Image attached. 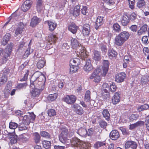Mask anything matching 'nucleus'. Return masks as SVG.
<instances>
[{
	"label": "nucleus",
	"instance_id": "32",
	"mask_svg": "<svg viewBox=\"0 0 149 149\" xmlns=\"http://www.w3.org/2000/svg\"><path fill=\"white\" fill-rule=\"evenodd\" d=\"M43 1L42 0H38L36 1V7L38 12H40L42 9Z\"/></svg>",
	"mask_w": 149,
	"mask_h": 149
},
{
	"label": "nucleus",
	"instance_id": "3",
	"mask_svg": "<svg viewBox=\"0 0 149 149\" xmlns=\"http://www.w3.org/2000/svg\"><path fill=\"white\" fill-rule=\"evenodd\" d=\"M45 79V76L42 74L40 76L38 77H37L36 80L31 83L30 85L31 89H34L35 88L39 87V86H42L43 83L41 82V81Z\"/></svg>",
	"mask_w": 149,
	"mask_h": 149
},
{
	"label": "nucleus",
	"instance_id": "60",
	"mask_svg": "<svg viewBox=\"0 0 149 149\" xmlns=\"http://www.w3.org/2000/svg\"><path fill=\"white\" fill-rule=\"evenodd\" d=\"M100 48L103 54H105L107 51V49L106 45H102L101 46Z\"/></svg>",
	"mask_w": 149,
	"mask_h": 149
},
{
	"label": "nucleus",
	"instance_id": "1",
	"mask_svg": "<svg viewBox=\"0 0 149 149\" xmlns=\"http://www.w3.org/2000/svg\"><path fill=\"white\" fill-rule=\"evenodd\" d=\"M130 35L127 31L120 32L116 36L115 38V44L118 46L122 45L129 38Z\"/></svg>",
	"mask_w": 149,
	"mask_h": 149
},
{
	"label": "nucleus",
	"instance_id": "58",
	"mask_svg": "<svg viewBox=\"0 0 149 149\" xmlns=\"http://www.w3.org/2000/svg\"><path fill=\"white\" fill-rule=\"evenodd\" d=\"M81 144L80 145L81 146V147L83 148H88V147H89L90 146V144L88 143H87L85 142L81 141Z\"/></svg>",
	"mask_w": 149,
	"mask_h": 149
},
{
	"label": "nucleus",
	"instance_id": "44",
	"mask_svg": "<svg viewBox=\"0 0 149 149\" xmlns=\"http://www.w3.org/2000/svg\"><path fill=\"white\" fill-rule=\"evenodd\" d=\"M42 144L43 147L47 149L49 148L51 145L50 141L45 140L42 141Z\"/></svg>",
	"mask_w": 149,
	"mask_h": 149
},
{
	"label": "nucleus",
	"instance_id": "35",
	"mask_svg": "<svg viewBox=\"0 0 149 149\" xmlns=\"http://www.w3.org/2000/svg\"><path fill=\"white\" fill-rule=\"evenodd\" d=\"M80 8L79 5H77L74 7L73 14L75 17H77L79 15Z\"/></svg>",
	"mask_w": 149,
	"mask_h": 149
},
{
	"label": "nucleus",
	"instance_id": "57",
	"mask_svg": "<svg viewBox=\"0 0 149 149\" xmlns=\"http://www.w3.org/2000/svg\"><path fill=\"white\" fill-rule=\"evenodd\" d=\"M103 1L104 3L109 6L114 5V2L113 0H103Z\"/></svg>",
	"mask_w": 149,
	"mask_h": 149
},
{
	"label": "nucleus",
	"instance_id": "37",
	"mask_svg": "<svg viewBox=\"0 0 149 149\" xmlns=\"http://www.w3.org/2000/svg\"><path fill=\"white\" fill-rule=\"evenodd\" d=\"M11 89L10 85L8 84L7 86L5 88L4 93L5 97H7L9 95Z\"/></svg>",
	"mask_w": 149,
	"mask_h": 149
},
{
	"label": "nucleus",
	"instance_id": "24",
	"mask_svg": "<svg viewBox=\"0 0 149 149\" xmlns=\"http://www.w3.org/2000/svg\"><path fill=\"white\" fill-rule=\"evenodd\" d=\"M102 87L104 93H107V97H109L110 96V94L109 92V85L107 83H104L102 85Z\"/></svg>",
	"mask_w": 149,
	"mask_h": 149
},
{
	"label": "nucleus",
	"instance_id": "55",
	"mask_svg": "<svg viewBox=\"0 0 149 149\" xmlns=\"http://www.w3.org/2000/svg\"><path fill=\"white\" fill-rule=\"evenodd\" d=\"M117 87L114 83H112V84L110 85L109 88V90L112 92H115L116 89Z\"/></svg>",
	"mask_w": 149,
	"mask_h": 149
},
{
	"label": "nucleus",
	"instance_id": "29",
	"mask_svg": "<svg viewBox=\"0 0 149 149\" xmlns=\"http://www.w3.org/2000/svg\"><path fill=\"white\" fill-rule=\"evenodd\" d=\"M70 65H74L78 66L80 63V60L78 58H75L71 59L70 61Z\"/></svg>",
	"mask_w": 149,
	"mask_h": 149
},
{
	"label": "nucleus",
	"instance_id": "26",
	"mask_svg": "<svg viewBox=\"0 0 149 149\" xmlns=\"http://www.w3.org/2000/svg\"><path fill=\"white\" fill-rule=\"evenodd\" d=\"M40 21V19L36 17H33L31 20L30 25L32 27L35 26Z\"/></svg>",
	"mask_w": 149,
	"mask_h": 149
},
{
	"label": "nucleus",
	"instance_id": "7",
	"mask_svg": "<svg viewBox=\"0 0 149 149\" xmlns=\"http://www.w3.org/2000/svg\"><path fill=\"white\" fill-rule=\"evenodd\" d=\"M19 19V16L15 13H13L8 18V21L5 24L4 26L6 25L8 23L13 24L15 23Z\"/></svg>",
	"mask_w": 149,
	"mask_h": 149
},
{
	"label": "nucleus",
	"instance_id": "11",
	"mask_svg": "<svg viewBox=\"0 0 149 149\" xmlns=\"http://www.w3.org/2000/svg\"><path fill=\"white\" fill-rule=\"evenodd\" d=\"M44 84H42L41 86V88L40 87L35 88L34 89H30L32 96L33 97L38 96L40 91H41L44 88Z\"/></svg>",
	"mask_w": 149,
	"mask_h": 149
},
{
	"label": "nucleus",
	"instance_id": "17",
	"mask_svg": "<svg viewBox=\"0 0 149 149\" xmlns=\"http://www.w3.org/2000/svg\"><path fill=\"white\" fill-rule=\"evenodd\" d=\"M58 38L56 35L53 34H50L48 36L47 41L50 44L56 43Z\"/></svg>",
	"mask_w": 149,
	"mask_h": 149
},
{
	"label": "nucleus",
	"instance_id": "22",
	"mask_svg": "<svg viewBox=\"0 0 149 149\" xmlns=\"http://www.w3.org/2000/svg\"><path fill=\"white\" fill-rule=\"evenodd\" d=\"M78 27L75 23H71L68 26V30L73 34L75 33L77 30Z\"/></svg>",
	"mask_w": 149,
	"mask_h": 149
},
{
	"label": "nucleus",
	"instance_id": "63",
	"mask_svg": "<svg viewBox=\"0 0 149 149\" xmlns=\"http://www.w3.org/2000/svg\"><path fill=\"white\" fill-rule=\"evenodd\" d=\"M81 11L83 14L86 15L88 13L87 7L86 6H83V8L81 9Z\"/></svg>",
	"mask_w": 149,
	"mask_h": 149
},
{
	"label": "nucleus",
	"instance_id": "51",
	"mask_svg": "<svg viewBox=\"0 0 149 149\" xmlns=\"http://www.w3.org/2000/svg\"><path fill=\"white\" fill-rule=\"evenodd\" d=\"M106 144L104 142L98 141L96 142L94 145V147L96 148L101 147Z\"/></svg>",
	"mask_w": 149,
	"mask_h": 149
},
{
	"label": "nucleus",
	"instance_id": "20",
	"mask_svg": "<svg viewBox=\"0 0 149 149\" xmlns=\"http://www.w3.org/2000/svg\"><path fill=\"white\" fill-rule=\"evenodd\" d=\"M109 136L111 139L116 140L119 137V134L117 130H113L110 133Z\"/></svg>",
	"mask_w": 149,
	"mask_h": 149
},
{
	"label": "nucleus",
	"instance_id": "16",
	"mask_svg": "<svg viewBox=\"0 0 149 149\" xmlns=\"http://www.w3.org/2000/svg\"><path fill=\"white\" fill-rule=\"evenodd\" d=\"M83 33L85 36H88L90 33V27L88 24L84 25L83 28Z\"/></svg>",
	"mask_w": 149,
	"mask_h": 149
},
{
	"label": "nucleus",
	"instance_id": "62",
	"mask_svg": "<svg viewBox=\"0 0 149 149\" xmlns=\"http://www.w3.org/2000/svg\"><path fill=\"white\" fill-rule=\"evenodd\" d=\"M130 19L132 21H135L136 19V15L134 13H133L131 14Z\"/></svg>",
	"mask_w": 149,
	"mask_h": 149
},
{
	"label": "nucleus",
	"instance_id": "9",
	"mask_svg": "<svg viewBox=\"0 0 149 149\" xmlns=\"http://www.w3.org/2000/svg\"><path fill=\"white\" fill-rule=\"evenodd\" d=\"M11 47H7L3 50H0V55L4 58L6 59L9 56L11 51Z\"/></svg>",
	"mask_w": 149,
	"mask_h": 149
},
{
	"label": "nucleus",
	"instance_id": "40",
	"mask_svg": "<svg viewBox=\"0 0 149 149\" xmlns=\"http://www.w3.org/2000/svg\"><path fill=\"white\" fill-rule=\"evenodd\" d=\"M57 96L58 94L56 93L49 95L47 97V99L49 101H54L57 98Z\"/></svg>",
	"mask_w": 149,
	"mask_h": 149
},
{
	"label": "nucleus",
	"instance_id": "47",
	"mask_svg": "<svg viewBox=\"0 0 149 149\" xmlns=\"http://www.w3.org/2000/svg\"><path fill=\"white\" fill-rule=\"evenodd\" d=\"M90 94L91 92L89 90L86 91L84 98L85 101L88 102L90 101L91 99Z\"/></svg>",
	"mask_w": 149,
	"mask_h": 149
},
{
	"label": "nucleus",
	"instance_id": "27",
	"mask_svg": "<svg viewBox=\"0 0 149 149\" xmlns=\"http://www.w3.org/2000/svg\"><path fill=\"white\" fill-rule=\"evenodd\" d=\"M10 135L12 137H10V140L9 143L12 144L16 143L17 141V136L15 135V134L13 133H10Z\"/></svg>",
	"mask_w": 149,
	"mask_h": 149
},
{
	"label": "nucleus",
	"instance_id": "61",
	"mask_svg": "<svg viewBox=\"0 0 149 149\" xmlns=\"http://www.w3.org/2000/svg\"><path fill=\"white\" fill-rule=\"evenodd\" d=\"M129 4V7L131 9H133L134 8V0H128Z\"/></svg>",
	"mask_w": 149,
	"mask_h": 149
},
{
	"label": "nucleus",
	"instance_id": "8",
	"mask_svg": "<svg viewBox=\"0 0 149 149\" xmlns=\"http://www.w3.org/2000/svg\"><path fill=\"white\" fill-rule=\"evenodd\" d=\"M63 101L68 104H72L74 103L76 100L75 96L73 95H67L63 99Z\"/></svg>",
	"mask_w": 149,
	"mask_h": 149
},
{
	"label": "nucleus",
	"instance_id": "25",
	"mask_svg": "<svg viewBox=\"0 0 149 149\" xmlns=\"http://www.w3.org/2000/svg\"><path fill=\"white\" fill-rule=\"evenodd\" d=\"M146 6V3L144 0H139L136 3V6L139 8L142 9Z\"/></svg>",
	"mask_w": 149,
	"mask_h": 149
},
{
	"label": "nucleus",
	"instance_id": "6",
	"mask_svg": "<svg viewBox=\"0 0 149 149\" xmlns=\"http://www.w3.org/2000/svg\"><path fill=\"white\" fill-rule=\"evenodd\" d=\"M24 25L22 22L19 23L17 27L14 29L15 36L17 37L19 35H21L24 30Z\"/></svg>",
	"mask_w": 149,
	"mask_h": 149
},
{
	"label": "nucleus",
	"instance_id": "14",
	"mask_svg": "<svg viewBox=\"0 0 149 149\" xmlns=\"http://www.w3.org/2000/svg\"><path fill=\"white\" fill-rule=\"evenodd\" d=\"M126 77V74L124 72H121L116 75L115 81L117 82H121L124 81Z\"/></svg>",
	"mask_w": 149,
	"mask_h": 149
},
{
	"label": "nucleus",
	"instance_id": "15",
	"mask_svg": "<svg viewBox=\"0 0 149 149\" xmlns=\"http://www.w3.org/2000/svg\"><path fill=\"white\" fill-rule=\"evenodd\" d=\"M72 107L74 108V111L77 114L79 115H81L83 114L84 110L78 104H74L73 105Z\"/></svg>",
	"mask_w": 149,
	"mask_h": 149
},
{
	"label": "nucleus",
	"instance_id": "56",
	"mask_svg": "<svg viewBox=\"0 0 149 149\" xmlns=\"http://www.w3.org/2000/svg\"><path fill=\"white\" fill-rule=\"evenodd\" d=\"M99 124L100 126L102 128L106 127L107 125V123L104 120H100L99 121Z\"/></svg>",
	"mask_w": 149,
	"mask_h": 149
},
{
	"label": "nucleus",
	"instance_id": "43",
	"mask_svg": "<svg viewBox=\"0 0 149 149\" xmlns=\"http://www.w3.org/2000/svg\"><path fill=\"white\" fill-rule=\"evenodd\" d=\"M104 117L107 120H109L110 118V114L108 110L104 109L102 112Z\"/></svg>",
	"mask_w": 149,
	"mask_h": 149
},
{
	"label": "nucleus",
	"instance_id": "49",
	"mask_svg": "<svg viewBox=\"0 0 149 149\" xmlns=\"http://www.w3.org/2000/svg\"><path fill=\"white\" fill-rule=\"evenodd\" d=\"M48 115L50 117H52L55 116L56 112L54 109H49L47 111Z\"/></svg>",
	"mask_w": 149,
	"mask_h": 149
},
{
	"label": "nucleus",
	"instance_id": "19",
	"mask_svg": "<svg viewBox=\"0 0 149 149\" xmlns=\"http://www.w3.org/2000/svg\"><path fill=\"white\" fill-rule=\"evenodd\" d=\"M120 95V94L118 92L115 93L112 99V103L113 104H116L119 102Z\"/></svg>",
	"mask_w": 149,
	"mask_h": 149
},
{
	"label": "nucleus",
	"instance_id": "64",
	"mask_svg": "<svg viewBox=\"0 0 149 149\" xmlns=\"http://www.w3.org/2000/svg\"><path fill=\"white\" fill-rule=\"evenodd\" d=\"M109 63L107 60H104L103 61V67L106 68H108Z\"/></svg>",
	"mask_w": 149,
	"mask_h": 149
},
{
	"label": "nucleus",
	"instance_id": "50",
	"mask_svg": "<svg viewBox=\"0 0 149 149\" xmlns=\"http://www.w3.org/2000/svg\"><path fill=\"white\" fill-rule=\"evenodd\" d=\"M61 132L60 135L68 137V130L66 129L63 128L61 129Z\"/></svg>",
	"mask_w": 149,
	"mask_h": 149
},
{
	"label": "nucleus",
	"instance_id": "30",
	"mask_svg": "<svg viewBox=\"0 0 149 149\" xmlns=\"http://www.w3.org/2000/svg\"><path fill=\"white\" fill-rule=\"evenodd\" d=\"M108 54L109 57L110 59H112L116 56L117 53L115 51L110 49L108 50Z\"/></svg>",
	"mask_w": 149,
	"mask_h": 149
},
{
	"label": "nucleus",
	"instance_id": "36",
	"mask_svg": "<svg viewBox=\"0 0 149 149\" xmlns=\"http://www.w3.org/2000/svg\"><path fill=\"white\" fill-rule=\"evenodd\" d=\"M10 35L8 33L6 34L3 37V41L2 42V44L3 45H6L8 43L10 38Z\"/></svg>",
	"mask_w": 149,
	"mask_h": 149
},
{
	"label": "nucleus",
	"instance_id": "45",
	"mask_svg": "<svg viewBox=\"0 0 149 149\" xmlns=\"http://www.w3.org/2000/svg\"><path fill=\"white\" fill-rule=\"evenodd\" d=\"M149 108V106L148 104H144L143 105L138 107L137 108V109L140 112L145 110H147Z\"/></svg>",
	"mask_w": 149,
	"mask_h": 149
},
{
	"label": "nucleus",
	"instance_id": "5",
	"mask_svg": "<svg viewBox=\"0 0 149 149\" xmlns=\"http://www.w3.org/2000/svg\"><path fill=\"white\" fill-rule=\"evenodd\" d=\"M101 72V70L98 68L96 69L93 73L91 74L89 78L90 79H93L94 82L98 83L101 80V77L99 75Z\"/></svg>",
	"mask_w": 149,
	"mask_h": 149
},
{
	"label": "nucleus",
	"instance_id": "12",
	"mask_svg": "<svg viewBox=\"0 0 149 149\" xmlns=\"http://www.w3.org/2000/svg\"><path fill=\"white\" fill-rule=\"evenodd\" d=\"M31 1L30 0H26L23 3L21 6L22 10L26 12L29 10L31 7Z\"/></svg>",
	"mask_w": 149,
	"mask_h": 149
},
{
	"label": "nucleus",
	"instance_id": "23",
	"mask_svg": "<svg viewBox=\"0 0 149 149\" xmlns=\"http://www.w3.org/2000/svg\"><path fill=\"white\" fill-rule=\"evenodd\" d=\"M103 17L100 16H98L95 22V28L96 29H97L100 26L103 24Z\"/></svg>",
	"mask_w": 149,
	"mask_h": 149
},
{
	"label": "nucleus",
	"instance_id": "28",
	"mask_svg": "<svg viewBox=\"0 0 149 149\" xmlns=\"http://www.w3.org/2000/svg\"><path fill=\"white\" fill-rule=\"evenodd\" d=\"M45 64V61L43 58L39 59L37 64V66L38 68L40 69L42 68Z\"/></svg>",
	"mask_w": 149,
	"mask_h": 149
},
{
	"label": "nucleus",
	"instance_id": "2",
	"mask_svg": "<svg viewBox=\"0 0 149 149\" xmlns=\"http://www.w3.org/2000/svg\"><path fill=\"white\" fill-rule=\"evenodd\" d=\"M71 44L72 48L76 49H78L77 52H79L80 55L79 56H86V54L84 52V47H83L76 39L72 38L71 40Z\"/></svg>",
	"mask_w": 149,
	"mask_h": 149
},
{
	"label": "nucleus",
	"instance_id": "46",
	"mask_svg": "<svg viewBox=\"0 0 149 149\" xmlns=\"http://www.w3.org/2000/svg\"><path fill=\"white\" fill-rule=\"evenodd\" d=\"M40 134L42 137L47 139H50L51 136L50 134L45 131L41 132H40Z\"/></svg>",
	"mask_w": 149,
	"mask_h": 149
},
{
	"label": "nucleus",
	"instance_id": "34",
	"mask_svg": "<svg viewBox=\"0 0 149 149\" xmlns=\"http://www.w3.org/2000/svg\"><path fill=\"white\" fill-rule=\"evenodd\" d=\"M129 19L128 16L125 15L123 16L121 20V23L124 26L127 25L129 22Z\"/></svg>",
	"mask_w": 149,
	"mask_h": 149
},
{
	"label": "nucleus",
	"instance_id": "41",
	"mask_svg": "<svg viewBox=\"0 0 149 149\" xmlns=\"http://www.w3.org/2000/svg\"><path fill=\"white\" fill-rule=\"evenodd\" d=\"M113 28V30L116 32L119 33L121 31L120 26L117 23L114 24Z\"/></svg>",
	"mask_w": 149,
	"mask_h": 149
},
{
	"label": "nucleus",
	"instance_id": "10",
	"mask_svg": "<svg viewBox=\"0 0 149 149\" xmlns=\"http://www.w3.org/2000/svg\"><path fill=\"white\" fill-rule=\"evenodd\" d=\"M125 146V149H136L137 147L136 142L132 141H127Z\"/></svg>",
	"mask_w": 149,
	"mask_h": 149
},
{
	"label": "nucleus",
	"instance_id": "13",
	"mask_svg": "<svg viewBox=\"0 0 149 149\" xmlns=\"http://www.w3.org/2000/svg\"><path fill=\"white\" fill-rule=\"evenodd\" d=\"M148 26L145 24L143 25L140 29L137 31V35L140 37L141 35L145 34L147 30Z\"/></svg>",
	"mask_w": 149,
	"mask_h": 149
},
{
	"label": "nucleus",
	"instance_id": "33",
	"mask_svg": "<svg viewBox=\"0 0 149 149\" xmlns=\"http://www.w3.org/2000/svg\"><path fill=\"white\" fill-rule=\"evenodd\" d=\"M76 132L82 136H84L87 134V131L85 128H81Z\"/></svg>",
	"mask_w": 149,
	"mask_h": 149
},
{
	"label": "nucleus",
	"instance_id": "48",
	"mask_svg": "<svg viewBox=\"0 0 149 149\" xmlns=\"http://www.w3.org/2000/svg\"><path fill=\"white\" fill-rule=\"evenodd\" d=\"M149 81V77L144 76L141 79V83L143 85L146 84Z\"/></svg>",
	"mask_w": 149,
	"mask_h": 149
},
{
	"label": "nucleus",
	"instance_id": "38",
	"mask_svg": "<svg viewBox=\"0 0 149 149\" xmlns=\"http://www.w3.org/2000/svg\"><path fill=\"white\" fill-rule=\"evenodd\" d=\"M70 72L71 74H73L77 72L78 69L79 68L78 66L74 65H70Z\"/></svg>",
	"mask_w": 149,
	"mask_h": 149
},
{
	"label": "nucleus",
	"instance_id": "42",
	"mask_svg": "<svg viewBox=\"0 0 149 149\" xmlns=\"http://www.w3.org/2000/svg\"><path fill=\"white\" fill-rule=\"evenodd\" d=\"M94 59L95 60H99L101 59L100 52L95 51L94 52Z\"/></svg>",
	"mask_w": 149,
	"mask_h": 149
},
{
	"label": "nucleus",
	"instance_id": "54",
	"mask_svg": "<svg viewBox=\"0 0 149 149\" xmlns=\"http://www.w3.org/2000/svg\"><path fill=\"white\" fill-rule=\"evenodd\" d=\"M67 137H68L60 135L59 136V140L61 142L63 143H65L67 141Z\"/></svg>",
	"mask_w": 149,
	"mask_h": 149
},
{
	"label": "nucleus",
	"instance_id": "53",
	"mask_svg": "<svg viewBox=\"0 0 149 149\" xmlns=\"http://www.w3.org/2000/svg\"><path fill=\"white\" fill-rule=\"evenodd\" d=\"M18 126V124L15 122H10L9 123V127L12 129H15Z\"/></svg>",
	"mask_w": 149,
	"mask_h": 149
},
{
	"label": "nucleus",
	"instance_id": "52",
	"mask_svg": "<svg viewBox=\"0 0 149 149\" xmlns=\"http://www.w3.org/2000/svg\"><path fill=\"white\" fill-rule=\"evenodd\" d=\"M139 117V115L137 114H132L130 117V121H133L134 120H136Z\"/></svg>",
	"mask_w": 149,
	"mask_h": 149
},
{
	"label": "nucleus",
	"instance_id": "39",
	"mask_svg": "<svg viewBox=\"0 0 149 149\" xmlns=\"http://www.w3.org/2000/svg\"><path fill=\"white\" fill-rule=\"evenodd\" d=\"M34 139L35 142L36 143H38L40 142V134L37 132H35L33 134Z\"/></svg>",
	"mask_w": 149,
	"mask_h": 149
},
{
	"label": "nucleus",
	"instance_id": "31",
	"mask_svg": "<svg viewBox=\"0 0 149 149\" xmlns=\"http://www.w3.org/2000/svg\"><path fill=\"white\" fill-rule=\"evenodd\" d=\"M71 142L72 145L74 146H78L81 144V142L79 139L77 138H72L70 140Z\"/></svg>",
	"mask_w": 149,
	"mask_h": 149
},
{
	"label": "nucleus",
	"instance_id": "18",
	"mask_svg": "<svg viewBox=\"0 0 149 149\" xmlns=\"http://www.w3.org/2000/svg\"><path fill=\"white\" fill-rule=\"evenodd\" d=\"M45 23L48 24L49 30L51 31H53L56 26L57 24L56 23L50 21H46Z\"/></svg>",
	"mask_w": 149,
	"mask_h": 149
},
{
	"label": "nucleus",
	"instance_id": "4",
	"mask_svg": "<svg viewBox=\"0 0 149 149\" xmlns=\"http://www.w3.org/2000/svg\"><path fill=\"white\" fill-rule=\"evenodd\" d=\"M80 56L82 59H84L86 61V63L84 67V70L87 72H89L91 71L93 69V67L91 64V60L88 58H86V56Z\"/></svg>",
	"mask_w": 149,
	"mask_h": 149
},
{
	"label": "nucleus",
	"instance_id": "21",
	"mask_svg": "<svg viewBox=\"0 0 149 149\" xmlns=\"http://www.w3.org/2000/svg\"><path fill=\"white\" fill-rule=\"evenodd\" d=\"M36 118V115L32 113L29 116L28 115H25L24 117V119L25 120L27 123H29L32 120H34Z\"/></svg>",
	"mask_w": 149,
	"mask_h": 149
},
{
	"label": "nucleus",
	"instance_id": "59",
	"mask_svg": "<svg viewBox=\"0 0 149 149\" xmlns=\"http://www.w3.org/2000/svg\"><path fill=\"white\" fill-rule=\"evenodd\" d=\"M129 29L132 31L135 32L137 30V26L136 25H132L130 27Z\"/></svg>",
	"mask_w": 149,
	"mask_h": 149
}]
</instances>
